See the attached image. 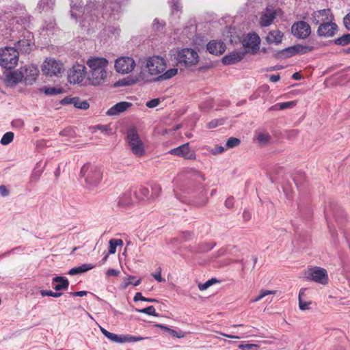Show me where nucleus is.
<instances>
[{
    "label": "nucleus",
    "instance_id": "1",
    "mask_svg": "<svg viewBox=\"0 0 350 350\" xmlns=\"http://www.w3.org/2000/svg\"><path fill=\"white\" fill-rule=\"evenodd\" d=\"M129 0H90L83 7L82 0H70V14L72 18L78 21V13L82 12L79 21L80 26L93 29L103 21L109 20L119 12L122 5H126Z\"/></svg>",
    "mask_w": 350,
    "mask_h": 350
},
{
    "label": "nucleus",
    "instance_id": "2",
    "mask_svg": "<svg viewBox=\"0 0 350 350\" xmlns=\"http://www.w3.org/2000/svg\"><path fill=\"white\" fill-rule=\"evenodd\" d=\"M88 67L87 80L89 84L98 86L103 84L108 77L109 61L105 57H90L86 61Z\"/></svg>",
    "mask_w": 350,
    "mask_h": 350
},
{
    "label": "nucleus",
    "instance_id": "3",
    "mask_svg": "<svg viewBox=\"0 0 350 350\" xmlns=\"http://www.w3.org/2000/svg\"><path fill=\"white\" fill-rule=\"evenodd\" d=\"M80 176L84 178L89 188H94L100 183L103 172L100 167L87 163L81 168Z\"/></svg>",
    "mask_w": 350,
    "mask_h": 350
},
{
    "label": "nucleus",
    "instance_id": "4",
    "mask_svg": "<svg viewBox=\"0 0 350 350\" xmlns=\"http://www.w3.org/2000/svg\"><path fill=\"white\" fill-rule=\"evenodd\" d=\"M174 55L177 61V64L184 67L195 66L199 61L198 53L192 49H178Z\"/></svg>",
    "mask_w": 350,
    "mask_h": 350
},
{
    "label": "nucleus",
    "instance_id": "5",
    "mask_svg": "<svg viewBox=\"0 0 350 350\" xmlns=\"http://www.w3.org/2000/svg\"><path fill=\"white\" fill-rule=\"evenodd\" d=\"M19 52L15 48L6 46L0 49V66L6 70L14 68L18 62Z\"/></svg>",
    "mask_w": 350,
    "mask_h": 350
},
{
    "label": "nucleus",
    "instance_id": "6",
    "mask_svg": "<svg viewBox=\"0 0 350 350\" xmlns=\"http://www.w3.org/2000/svg\"><path fill=\"white\" fill-rule=\"evenodd\" d=\"M127 142L133 154L141 157L145 154V148L135 128H130L127 131Z\"/></svg>",
    "mask_w": 350,
    "mask_h": 350
},
{
    "label": "nucleus",
    "instance_id": "7",
    "mask_svg": "<svg viewBox=\"0 0 350 350\" xmlns=\"http://www.w3.org/2000/svg\"><path fill=\"white\" fill-rule=\"evenodd\" d=\"M85 75L88 76L86 67L83 64H77L68 70V81L71 84H79L84 80Z\"/></svg>",
    "mask_w": 350,
    "mask_h": 350
},
{
    "label": "nucleus",
    "instance_id": "8",
    "mask_svg": "<svg viewBox=\"0 0 350 350\" xmlns=\"http://www.w3.org/2000/svg\"><path fill=\"white\" fill-rule=\"evenodd\" d=\"M146 67L151 75H160L166 68V64L163 58L154 56L148 58Z\"/></svg>",
    "mask_w": 350,
    "mask_h": 350
},
{
    "label": "nucleus",
    "instance_id": "9",
    "mask_svg": "<svg viewBox=\"0 0 350 350\" xmlns=\"http://www.w3.org/2000/svg\"><path fill=\"white\" fill-rule=\"evenodd\" d=\"M20 68L23 76V83L25 85H32L36 82L40 73L37 66L31 64L21 66Z\"/></svg>",
    "mask_w": 350,
    "mask_h": 350
},
{
    "label": "nucleus",
    "instance_id": "10",
    "mask_svg": "<svg viewBox=\"0 0 350 350\" xmlns=\"http://www.w3.org/2000/svg\"><path fill=\"white\" fill-rule=\"evenodd\" d=\"M135 66L134 59L131 57H120L115 62V70L118 73L127 74L132 72Z\"/></svg>",
    "mask_w": 350,
    "mask_h": 350
},
{
    "label": "nucleus",
    "instance_id": "11",
    "mask_svg": "<svg viewBox=\"0 0 350 350\" xmlns=\"http://www.w3.org/2000/svg\"><path fill=\"white\" fill-rule=\"evenodd\" d=\"M260 42V38L256 33H248L242 40V44L245 49L244 52L245 53H256L259 50Z\"/></svg>",
    "mask_w": 350,
    "mask_h": 350
},
{
    "label": "nucleus",
    "instance_id": "12",
    "mask_svg": "<svg viewBox=\"0 0 350 350\" xmlns=\"http://www.w3.org/2000/svg\"><path fill=\"white\" fill-rule=\"evenodd\" d=\"M62 68V64L52 58L46 59L42 66V72L50 77L57 76Z\"/></svg>",
    "mask_w": 350,
    "mask_h": 350
},
{
    "label": "nucleus",
    "instance_id": "13",
    "mask_svg": "<svg viewBox=\"0 0 350 350\" xmlns=\"http://www.w3.org/2000/svg\"><path fill=\"white\" fill-rule=\"evenodd\" d=\"M168 153L172 155L183 157L185 159L194 160L196 158V152L193 150L191 149L189 143L172 148L169 150Z\"/></svg>",
    "mask_w": 350,
    "mask_h": 350
},
{
    "label": "nucleus",
    "instance_id": "14",
    "mask_svg": "<svg viewBox=\"0 0 350 350\" xmlns=\"http://www.w3.org/2000/svg\"><path fill=\"white\" fill-rule=\"evenodd\" d=\"M291 32L294 36L305 39L310 36L311 29L308 23L301 21L296 22L292 25Z\"/></svg>",
    "mask_w": 350,
    "mask_h": 350
},
{
    "label": "nucleus",
    "instance_id": "15",
    "mask_svg": "<svg viewBox=\"0 0 350 350\" xmlns=\"http://www.w3.org/2000/svg\"><path fill=\"white\" fill-rule=\"evenodd\" d=\"M338 27L332 21H327L321 23L317 30V34L321 37H332L335 35Z\"/></svg>",
    "mask_w": 350,
    "mask_h": 350
},
{
    "label": "nucleus",
    "instance_id": "16",
    "mask_svg": "<svg viewBox=\"0 0 350 350\" xmlns=\"http://www.w3.org/2000/svg\"><path fill=\"white\" fill-rule=\"evenodd\" d=\"M311 19L314 24L320 25L327 21H333L334 17L329 9H323L314 12Z\"/></svg>",
    "mask_w": 350,
    "mask_h": 350
},
{
    "label": "nucleus",
    "instance_id": "17",
    "mask_svg": "<svg viewBox=\"0 0 350 350\" xmlns=\"http://www.w3.org/2000/svg\"><path fill=\"white\" fill-rule=\"evenodd\" d=\"M226 49V44L221 40H212L206 44V50L212 55H220L225 52Z\"/></svg>",
    "mask_w": 350,
    "mask_h": 350
},
{
    "label": "nucleus",
    "instance_id": "18",
    "mask_svg": "<svg viewBox=\"0 0 350 350\" xmlns=\"http://www.w3.org/2000/svg\"><path fill=\"white\" fill-rule=\"evenodd\" d=\"M310 276L312 280L321 284H326L328 282L327 271L323 268L314 267L311 269Z\"/></svg>",
    "mask_w": 350,
    "mask_h": 350
},
{
    "label": "nucleus",
    "instance_id": "19",
    "mask_svg": "<svg viewBox=\"0 0 350 350\" xmlns=\"http://www.w3.org/2000/svg\"><path fill=\"white\" fill-rule=\"evenodd\" d=\"M137 202L133 191L128 190L118 198V204L122 208H128Z\"/></svg>",
    "mask_w": 350,
    "mask_h": 350
},
{
    "label": "nucleus",
    "instance_id": "20",
    "mask_svg": "<svg viewBox=\"0 0 350 350\" xmlns=\"http://www.w3.org/2000/svg\"><path fill=\"white\" fill-rule=\"evenodd\" d=\"M245 55L243 51H232L222 57V63L224 65H232L241 61Z\"/></svg>",
    "mask_w": 350,
    "mask_h": 350
},
{
    "label": "nucleus",
    "instance_id": "21",
    "mask_svg": "<svg viewBox=\"0 0 350 350\" xmlns=\"http://www.w3.org/2000/svg\"><path fill=\"white\" fill-rule=\"evenodd\" d=\"M313 50V46L308 45L297 44L286 49L284 53H286V56L290 57L295 54H305Z\"/></svg>",
    "mask_w": 350,
    "mask_h": 350
},
{
    "label": "nucleus",
    "instance_id": "22",
    "mask_svg": "<svg viewBox=\"0 0 350 350\" xmlns=\"http://www.w3.org/2000/svg\"><path fill=\"white\" fill-rule=\"evenodd\" d=\"M131 106V103L126 101L120 102L112 106L110 109H109L106 112V114L109 116H117L120 113L124 112Z\"/></svg>",
    "mask_w": 350,
    "mask_h": 350
},
{
    "label": "nucleus",
    "instance_id": "23",
    "mask_svg": "<svg viewBox=\"0 0 350 350\" xmlns=\"http://www.w3.org/2000/svg\"><path fill=\"white\" fill-rule=\"evenodd\" d=\"M5 80L10 85H16L19 83H23V75L21 68L14 71H8L5 73Z\"/></svg>",
    "mask_w": 350,
    "mask_h": 350
},
{
    "label": "nucleus",
    "instance_id": "24",
    "mask_svg": "<svg viewBox=\"0 0 350 350\" xmlns=\"http://www.w3.org/2000/svg\"><path fill=\"white\" fill-rule=\"evenodd\" d=\"M275 16V12L273 8H267L265 13L260 17V24L262 27L270 25Z\"/></svg>",
    "mask_w": 350,
    "mask_h": 350
},
{
    "label": "nucleus",
    "instance_id": "25",
    "mask_svg": "<svg viewBox=\"0 0 350 350\" xmlns=\"http://www.w3.org/2000/svg\"><path fill=\"white\" fill-rule=\"evenodd\" d=\"M32 42L29 38L18 40L14 44V46L17 51L20 53H29L31 50Z\"/></svg>",
    "mask_w": 350,
    "mask_h": 350
},
{
    "label": "nucleus",
    "instance_id": "26",
    "mask_svg": "<svg viewBox=\"0 0 350 350\" xmlns=\"http://www.w3.org/2000/svg\"><path fill=\"white\" fill-rule=\"evenodd\" d=\"M53 284H55L54 289L57 291L66 290L68 288L69 282L66 278L56 276L53 278Z\"/></svg>",
    "mask_w": 350,
    "mask_h": 350
},
{
    "label": "nucleus",
    "instance_id": "27",
    "mask_svg": "<svg viewBox=\"0 0 350 350\" xmlns=\"http://www.w3.org/2000/svg\"><path fill=\"white\" fill-rule=\"evenodd\" d=\"M283 33L278 29L271 31L266 37V40L268 43H275L278 44L282 42L283 38Z\"/></svg>",
    "mask_w": 350,
    "mask_h": 350
},
{
    "label": "nucleus",
    "instance_id": "28",
    "mask_svg": "<svg viewBox=\"0 0 350 350\" xmlns=\"http://www.w3.org/2000/svg\"><path fill=\"white\" fill-rule=\"evenodd\" d=\"M133 193L137 202L150 199V189L148 187H141Z\"/></svg>",
    "mask_w": 350,
    "mask_h": 350
},
{
    "label": "nucleus",
    "instance_id": "29",
    "mask_svg": "<svg viewBox=\"0 0 350 350\" xmlns=\"http://www.w3.org/2000/svg\"><path fill=\"white\" fill-rule=\"evenodd\" d=\"M94 267L92 264H83L81 266L75 267L69 270L68 274L70 275H77L82 273H85L89 270H91Z\"/></svg>",
    "mask_w": 350,
    "mask_h": 350
},
{
    "label": "nucleus",
    "instance_id": "30",
    "mask_svg": "<svg viewBox=\"0 0 350 350\" xmlns=\"http://www.w3.org/2000/svg\"><path fill=\"white\" fill-rule=\"evenodd\" d=\"M40 91L44 92L46 96H53L62 94L64 89L62 87H44L40 88Z\"/></svg>",
    "mask_w": 350,
    "mask_h": 350
},
{
    "label": "nucleus",
    "instance_id": "31",
    "mask_svg": "<svg viewBox=\"0 0 350 350\" xmlns=\"http://www.w3.org/2000/svg\"><path fill=\"white\" fill-rule=\"evenodd\" d=\"M55 0H40L37 8L40 12L52 10L55 5Z\"/></svg>",
    "mask_w": 350,
    "mask_h": 350
},
{
    "label": "nucleus",
    "instance_id": "32",
    "mask_svg": "<svg viewBox=\"0 0 350 350\" xmlns=\"http://www.w3.org/2000/svg\"><path fill=\"white\" fill-rule=\"evenodd\" d=\"M178 73V69L176 68H170L167 70H166L165 72H162L161 75H159L156 80L157 81H163V80H167L172 78L175 75H176Z\"/></svg>",
    "mask_w": 350,
    "mask_h": 350
},
{
    "label": "nucleus",
    "instance_id": "33",
    "mask_svg": "<svg viewBox=\"0 0 350 350\" xmlns=\"http://www.w3.org/2000/svg\"><path fill=\"white\" fill-rule=\"evenodd\" d=\"M109 254H113L116 252V247L123 245V241L122 239H112L109 242Z\"/></svg>",
    "mask_w": 350,
    "mask_h": 350
},
{
    "label": "nucleus",
    "instance_id": "34",
    "mask_svg": "<svg viewBox=\"0 0 350 350\" xmlns=\"http://www.w3.org/2000/svg\"><path fill=\"white\" fill-rule=\"evenodd\" d=\"M295 103L294 101L284 102L275 104L269 108V110H284L287 108H291L295 106Z\"/></svg>",
    "mask_w": 350,
    "mask_h": 350
},
{
    "label": "nucleus",
    "instance_id": "35",
    "mask_svg": "<svg viewBox=\"0 0 350 350\" xmlns=\"http://www.w3.org/2000/svg\"><path fill=\"white\" fill-rule=\"evenodd\" d=\"M256 139L261 145H265L269 142L271 135L267 132H260L257 135Z\"/></svg>",
    "mask_w": 350,
    "mask_h": 350
},
{
    "label": "nucleus",
    "instance_id": "36",
    "mask_svg": "<svg viewBox=\"0 0 350 350\" xmlns=\"http://www.w3.org/2000/svg\"><path fill=\"white\" fill-rule=\"evenodd\" d=\"M304 291H305V289L302 288V289L300 290V291L299 293V309L301 310H308L309 308V306L311 304L310 301H303L301 297H302V295L304 293Z\"/></svg>",
    "mask_w": 350,
    "mask_h": 350
},
{
    "label": "nucleus",
    "instance_id": "37",
    "mask_svg": "<svg viewBox=\"0 0 350 350\" xmlns=\"http://www.w3.org/2000/svg\"><path fill=\"white\" fill-rule=\"evenodd\" d=\"M14 136V135L12 132H7L1 137L0 143L3 146H6L13 141Z\"/></svg>",
    "mask_w": 350,
    "mask_h": 350
},
{
    "label": "nucleus",
    "instance_id": "38",
    "mask_svg": "<svg viewBox=\"0 0 350 350\" xmlns=\"http://www.w3.org/2000/svg\"><path fill=\"white\" fill-rule=\"evenodd\" d=\"M110 340L117 343H124V334L118 335L111 332H109L107 336Z\"/></svg>",
    "mask_w": 350,
    "mask_h": 350
},
{
    "label": "nucleus",
    "instance_id": "39",
    "mask_svg": "<svg viewBox=\"0 0 350 350\" xmlns=\"http://www.w3.org/2000/svg\"><path fill=\"white\" fill-rule=\"evenodd\" d=\"M335 43L341 46H345L350 44V34H344L341 37L338 38L335 40Z\"/></svg>",
    "mask_w": 350,
    "mask_h": 350
},
{
    "label": "nucleus",
    "instance_id": "40",
    "mask_svg": "<svg viewBox=\"0 0 350 350\" xmlns=\"http://www.w3.org/2000/svg\"><path fill=\"white\" fill-rule=\"evenodd\" d=\"M137 312L139 313L147 314L148 315L158 317L159 314L157 313L155 308L152 306H148L147 308L143 309H137Z\"/></svg>",
    "mask_w": 350,
    "mask_h": 350
},
{
    "label": "nucleus",
    "instance_id": "41",
    "mask_svg": "<svg viewBox=\"0 0 350 350\" xmlns=\"http://www.w3.org/2000/svg\"><path fill=\"white\" fill-rule=\"evenodd\" d=\"M150 189H151V194H150V198L151 199L157 198L161 193V187H160L159 185L154 183L150 186Z\"/></svg>",
    "mask_w": 350,
    "mask_h": 350
},
{
    "label": "nucleus",
    "instance_id": "42",
    "mask_svg": "<svg viewBox=\"0 0 350 350\" xmlns=\"http://www.w3.org/2000/svg\"><path fill=\"white\" fill-rule=\"evenodd\" d=\"M38 165H39V163H37L36 167L33 170V171L31 175L30 182H34V183L37 182L39 180L41 174L43 172V169L38 168Z\"/></svg>",
    "mask_w": 350,
    "mask_h": 350
},
{
    "label": "nucleus",
    "instance_id": "43",
    "mask_svg": "<svg viewBox=\"0 0 350 350\" xmlns=\"http://www.w3.org/2000/svg\"><path fill=\"white\" fill-rule=\"evenodd\" d=\"M240 144L241 141L239 139L231 137L227 140L226 146L228 148H232L238 146Z\"/></svg>",
    "mask_w": 350,
    "mask_h": 350
},
{
    "label": "nucleus",
    "instance_id": "44",
    "mask_svg": "<svg viewBox=\"0 0 350 350\" xmlns=\"http://www.w3.org/2000/svg\"><path fill=\"white\" fill-rule=\"evenodd\" d=\"M73 105L81 109H87L89 108L90 105L86 100H81L79 98L77 97V101H74Z\"/></svg>",
    "mask_w": 350,
    "mask_h": 350
},
{
    "label": "nucleus",
    "instance_id": "45",
    "mask_svg": "<svg viewBox=\"0 0 350 350\" xmlns=\"http://www.w3.org/2000/svg\"><path fill=\"white\" fill-rule=\"evenodd\" d=\"M146 338L142 337V336H134L129 334H124V342H135L142 341Z\"/></svg>",
    "mask_w": 350,
    "mask_h": 350
},
{
    "label": "nucleus",
    "instance_id": "46",
    "mask_svg": "<svg viewBox=\"0 0 350 350\" xmlns=\"http://www.w3.org/2000/svg\"><path fill=\"white\" fill-rule=\"evenodd\" d=\"M133 300L135 301H148V302H151V303L158 301L155 299L147 298V297H144L141 293H137L134 296Z\"/></svg>",
    "mask_w": 350,
    "mask_h": 350
},
{
    "label": "nucleus",
    "instance_id": "47",
    "mask_svg": "<svg viewBox=\"0 0 350 350\" xmlns=\"http://www.w3.org/2000/svg\"><path fill=\"white\" fill-rule=\"evenodd\" d=\"M216 282V279L212 278L206 281L205 283H200L198 284V288L200 291H204L215 284Z\"/></svg>",
    "mask_w": 350,
    "mask_h": 350
},
{
    "label": "nucleus",
    "instance_id": "48",
    "mask_svg": "<svg viewBox=\"0 0 350 350\" xmlns=\"http://www.w3.org/2000/svg\"><path fill=\"white\" fill-rule=\"evenodd\" d=\"M241 350H258V345L256 344H241L239 345Z\"/></svg>",
    "mask_w": 350,
    "mask_h": 350
},
{
    "label": "nucleus",
    "instance_id": "49",
    "mask_svg": "<svg viewBox=\"0 0 350 350\" xmlns=\"http://www.w3.org/2000/svg\"><path fill=\"white\" fill-rule=\"evenodd\" d=\"M128 280V282H125L124 287H126L130 284H133V286H138L141 283V279L135 280V277L133 275L129 276Z\"/></svg>",
    "mask_w": 350,
    "mask_h": 350
},
{
    "label": "nucleus",
    "instance_id": "50",
    "mask_svg": "<svg viewBox=\"0 0 350 350\" xmlns=\"http://www.w3.org/2000/svg\"><path fill=\"white\" fill-rule=\"evenodd\" d=\"M169 3L172 10L179 11L180 10V0H169Z\"/></svg>",
    "mask_w": 350,
    "mask_h": 350
},
{
    "label": "nucleus",
    "instance_id": "51",
    "mask_svg": "<svg viewBox=\"0 0 350 350\" xmlns=\"http://www.w3.org/2000/svg\"><path fill=\"white\" fill-rule=\"evenodd\" d=\"M160 103V100L159 98H153L149 101H148L146 104V107L148 108H154L157 107Z\"/></svg>",
    "mask_w": 350,
    "mask_h": 350
},
{
    "label": "nucleus",
    "instance_id": "52",
    "mask_svg": "<svg viewBox=\"0 0 350 350\" xmlns=\"http://www.w3.org/2000/svg\"><path fill=\"white\" fill-rule=\"evenodd\" d=\"M74 101H77V97L70 98L68 96H66L61 101L60 103L62 105H70L74 103Z\"/></svg>",
    "mask_w": 350,
    "mask_h": 350
},
{
    "label": "nucleus",
    "instance_id": "53",
    "mask_svg": "<svg viewBox=\"0 0 350 350\" xmlns=\"http://www.w3.org/2000/svg\"><path fill=\"white\" fill-rule=\"evenodd\" d=\"M219 124H221V120H213L208 124V128L213 129L217 127Z\"/></svg>",
    "mask_w": 350,
    "mask_h": 350
},
{
    "label": "nucleus",
    "instance_id": "54",
    "mask_svg": "<svg viewBox=\"0 0 350 350\" xmlns=\"http://www.w3.org/2000/svg\"><path fill=\"white\" fill-rule=\"evenodd\" d=\"M20 251V252H22L23 250V247L19 246V247H16L15 248H13L6 252H5L4 254H2L1 256H8V255H10V254H13L15 253V251Z\"/></svg>",
    "mask_w": 350,
    "mask_h": 350
},
{
    "label": "nucleus",
    "instance_id": "55",
    "mask_svg": "<svg viewBox=\"0 0 350 350\" xmlns=\"http://www.w3.org/2000/svg\"><path fill=\"white\" fill-rule=\"evenodd\" d=\"M225 148L221 146H216L212 150L211 152L213 154H221L224 151Z\"/></svg>",
    "mask_w": 350,
    "mask_h": 350
},
{
    "label": "nucleus",
    "instance_id": "56",
    "mask_svg": "<svg viewBox=\"0 0 350 350\" xmlns=\"http://www.w3.org/2000/svg\"><path fill=\"white\" fill-rule=\"evenodd\" d=\"M275 291H269V290H265V289H262L260 290V295L262 297H265V296L267 295H275Z\"/></svg>",
    "mask_w": 350,
    "mask_h": 350
},
{
    "label": "nucleus",
    "instance_id": "57",
    "mask_svg": "<svg viewBox=\"0 0 350 350\" xmlns=\"http://www.w3.org/2000/svg\"><path fill=\"white\" fill-rule=\"evenodd\" d=\"M343 23L345 27L350 30V13L346 15L343 19Z\"/></svg>",
    "mask_w": 350,
    "mask_h": 350
},
{
    "label": "nucleus",
    "instance_id": "58",
    "mask_svg": "<svg viewBox=\"0 0 350 350\" xmlns=\"http://www.w3.org/2000/svg\"><path fill=\"white\" fill-rule=\"evenodd\" d=\"M234 202V198L229 197L225 201V206L226 207H228V208H232L233 206Z\"/></svg>",
    "mask_w": 350,
    "mask_h": 350
},
{
    "label": "nucleus",
    "instance_id": "59",
    "mask_svg": "<svg viewBox=\"0 0 350 350\" xmlns=\"http://www.w3.org/2000/svg\"><path fill=\"white\" fill-rule=\"evenodd\" d=\"M169 334L170 335H172V336L178 338H183L184 336L183 334H182L180 332L178 333V332H176L174 329H170V330L169 331Z\"/></svg>",
    "mask_w": 350,
    "mask_h": 350
},
{
    "label": "nucleus",
    "instance_id": "60",
    "mask_svg": "<svg viewBox=\"0 0 350 350\" xmlns=\"http://www.w3.org/2000/svg\"><path fill=\"white\" fill-rule=\"evenodd\" d=\"M120 273V271L118 270L114 269H109L107 271V276H118Z\"/></svg>",
    "mask_w": 350,
    "mask_h": 350
},
{
    "label": "nucleus",
    "instance_id": "61",
    "mask_svg": "<svg viewBox=\"0 0 350 350\" xmlns=\"http://www.w3.org/2000/svg\"><path fill=\"white\" fill-rule=\"evenodd\" d=\"M0 194L2 196H8L9 191H8V189H7V187L5 186H4V185H1L0 186Z\"/></svg>",
    "mask_w": 350,
    "mask_h": 350
},
{
    "label": "nucleus",
    "instance_id": "62",
    "mask_svg": "<svg viewBox=\"0 0 350 350\" xmlns=\"http://www.w3.org/2000/svg\"><path fill=\"white\" fill-rule=\"evenodd\" d=\"M70 294L73 296L83 297L88 294V291H77V292L71 293Z\"/></svg>",
    "mask_w": 350,
    "mask_h": 350
},
{
    "label": "nucleus",
    "instance_id": "63",
    "mask_svg": "<svg viewBox=\"0 0 350 350\" xmlns=\"http://www.w3.org/2000/svg\"><path fill=\"white\" fill-rule=\"evenodd\" d=\"M152 276L158 282H163V281H165V280L163 278H162V277H161V271H159V272H158L157 273L152 274Z\"/></svg>",
    "mask_w": 350,
    "mask_h": 350
},
{
    "label": "nucleus",
    "instance_id": "64",
    "mask_svg": "<svg viewBox=\"0 0 350 350\" xmlns=\"http://www.w3.org/2000/svg\"><path fill=\"white\" fill-rule=\"evenodd\" d=\"M280 79V75H271L269 77V80L273 83L278 81Z\"/></svg>",
    "mask_w": 350,
    "mask_h": 350
}]
</instances>
